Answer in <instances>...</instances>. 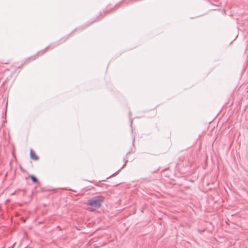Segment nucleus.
Here are the masks:
<instances>
[{
	"mask_svg": "<svg viewBox=\"0 0 248 248\" xmlns=\"http://www.w3.org/2000/svg\"><path fill=\"white\" fill-rule=\"evenodd\" d=\"M198 231H199L200 233H202V232H203L204 231V230H202V231L199 230Z\"/></svg>",
	"mask_w": 248,
	"mask_h": 248,
	"instance_id": "obj_4",
	"label": "nucleus"
},
{
	"mask_svg": "<svg viewBox=\"0 0 248 248\" xmlns=\"http://www.w3.org/2000/svg\"><path fill=\"white\" fill-rule=\"evenodd\" d=\"M104 198L101 196L94 197L88 200V205L91 207L92 210L99 208L103 202Z\"/></svg>",
	"mask_w": 248,
	"mask_h": 248,
	"instance_id": "obj_1",
	"label": "nucleus"
},
{
	"mask_svg": "<svg viewBox=\"0 0 248 248\" xmlns=\"http://www.w3.org/2000/svg\"><path fill=\"white\" fill-rule=\"evenodd\" d=\"M30 177L31 178V180L32 181V182L33 183H36L38 182L37 178L34 175H31L30 176Z\"/></svg>",
	"mask_w": 248,
	"mask_h": 248,
	"instance_id": "obj_3",
	"label": "nucleus"
},
{
	"mask_svg": "<svg viewBox=\"0 0 248 248\" xmlns=\"http://www.w3.org/2000/svg\"><path fill=\"white\" fill-rule=\"evenodd\" d=\"M30 156L31 159L33 160H37L38 159V156L35 154L34 152L32 149L30 151Z\"/></svg>",
	"mask_w": 248,
	"mask_h": 248,
	"instance_id": "obj_2",
	"label": "nucleus"
}]
</instances>
